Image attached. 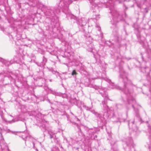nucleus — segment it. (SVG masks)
I'll return each instance as SVG.
<instances>
[{
  "label": "nucleus",
  "instance_id": "obj_6",
  "mask_svg": "<svg viewBox=\"0 0 151 151\" xmlns=\"http://www.w3.org/2000/svg\"><path fill=\"white\" fill-rule=\"evenodd\" d=\"M22 134H23L22 135V136L23 137H24V136L25 137H27V136H25L24 135V132H23V133H22Z\"/></svg>",
  "mask_w": 151,
  "mask_h": 151
},
{
  "label": "nucleus",
  "instance_id": "obj_10",
  "mask_svg": "<svg viewBox=\"0 0 151 151\" xmlns=\"http://www.w3.org/2000/svg\"><path fill=\"white\" fill-rule=\"evenodd\" d=\"M149 148L150 149V146H149Z\"/></svg>",
  "mask_w": 151,
  "mask_h": 151
},
{
  "label": "nucleus",
  "instance_id": "obj_13",
  "mask_svg": "<svg viewBox=\"0 0 151 151\" xmlns=\"http://www.w3.org/2000/svg\"><path fill=\"white\" fill-rule=\"evenodd\" d=\"M95 136H96V135H95Z\"/></svg>",
  "mask_w": 151,
  "mask_h": 151
},
{
  "label": "nucleus",
  "instance_id": "obj_5",
  "mask_svg": "<svg viewBox=\"0 0 151 151\" xmlns=\"http://www.w3.org/2000/svg\"><path fill=\"white\" fill-rule=\"evenodd\" d=\"M91 139H95V137H94V136H92L91 137Z\"/></svg>",
  "mask_w": 151,
  "mask_h": 151
},
{
  "label": "nucleus",
  "instance_id": "obj_14",
  "mask_svg": "<svg viewBox=\"0 0 151 151\" xmlns=\"http://www.w3.org/2000/svg\"><path fill=\"white\" fill-rule=\"evenodd\" d=\"M45 59V60H46H46H46V59Z\"/></svg>",
  "mask_w": 151,
  "mask_h": 151
},
{
  "label": "nucleus",
  "instance_id": "obj_1",
  "mask_svg": "<svg viewBox=\"0 0 151 151\" xmlns=\"http://www.w3.org/2000/svg\"><path fill=\"white\" fill-rule=\"evenodd\" d=\"M1 139L0 140V143L1 144V148L3 149H4V147L3 146V144L6 147V144L4 143V140L3 136H2L1 134Z\"/></svg>",
  "mask_w": 151,
  "mask_h": 151
},
{
  "label": "nucleus",
  "instance_id": "obj_7",
  "mask_svg": "<svg viewBox=\"0 0 151 151\" xmlns=\"http://www.w3.org/2000/svg\"><path fill=\"white\" fill-rule=\"evenodd\" d=\"M100 27H98V30H100Z\"/></svg>",
  "mask_w": 151,
  "mask_h": 151
},
{
  "label": "nucleus",
  "instance_id": "obj_8",
  "mask_svg": "<svg viewBox=\"0 0 151 151\" xmlns=\"http://www.w3.org/2000/svg\"><path fill=\"white\" fill-rule=\"evenodd\" d=\"M1 118H2V119H3V120H4V121L5 120L4 119V118H3V117H2V116H1Z\"/></svg>",
  "mask_w": 151,
  "mask_h": 151
},
{
  "label": "nucleus",
  "instance_id": "obj_15",
  "mask_svg": "<svg viewBox=\"0 0 151 151\" xmlns=\"http://www.w3.org/2000/svg\"><path fill=\"white\" fill-rule=\"evenodd\" d=\"M150 151H151V150H150Z\"/></svg>",
  "mask_w": 151,
  "mask_h": 151
},
{
  "label": "nucleus",
  "instance_id": "obj_4",
  "mask_svg": "<svg viewBox=\"0 0 151 151\" xmlns=\"http://www.w3.org/2000/svg\"><path fill=\"white\" fill-rule=\"evenodd\" d=\"M77 74V73L76 72V71L75 70H73V71L72 73V75H76Z\"/></svg>",
  "mask_w": 151,
  "mask_h": 151
},
{
  "label": "nucleus",
  "instance_id": "obj_12",
  "mask_svg": "<svg viewBox=\"0 0 151 151\" xmlns=\"http://www.w3.org/2000/svg\"><path fill=\"white\" fill-rule=\"evenodd\" d=\"M95 56L96 55H94V56H95V57H96Z\"/></svg>",
  "mask_w": 151,
  "mask_h": 151
},
{
  "label": "nucleus",
  "instance_id": "obj_9",
  "mask_svg": "<svg viewBox=\"0 0 151 151\" xmlns=\"http://www.w3.org/2000/svg\"><path fill=\"white\" fill-rule=\"evenodd\" d=\"M77 119L79 121V119L78 118H77Z\"/></svg>",
  "mask_w": 151,
  "mask_h": 151
},
{
  "label": "nucleus",
  "instance_id": "obj_3",
  "mask_svg": "<svg viewBox=\"0 0 151 151\" xmlns=\"http://www.w3.org/2000/svg\"><path fill=\"white\" fill-rule=\"evenodd\" d=\"M48 133L50 135V138H52L53 137V136L54 135V134L53 133H52V134L51 133L50 131L48 132Z\"/></svg>",
  "mask_w": 151,
  "mask_h": 151
},
{
  "label": "nucleus",
  "instance_id": "obj_11",
  "mask_svg": "<svg viewBox=\"0 0 151 151\" xmlns=\"http://www.w3.org/2000/svg\"><path fill=\"white\" fill-rule=\"evenodd\" d=\"M113 19L114 20H115V19H114V18Z\"/></svg>",
  "mask_w": 151,
  "mask_h": 151
},
{
  "label": "nucleus",
  "instance_id": "obj_2",
  "mask_svg": "<svg viewBox=\"0 0 151 151\" xmlns=\"http://www.w3.org/2000/svg\"><path fill=\"white\" fill-rule=\"evenodd\" d=\"M128 102L129 104H132V106L133 107V104H134L136 102L135 100L133 98H132L131 99L129 100H128Z\"/></svg>",
  "mask_w": 151,
  "mask_h": 151
}]
</instances>
